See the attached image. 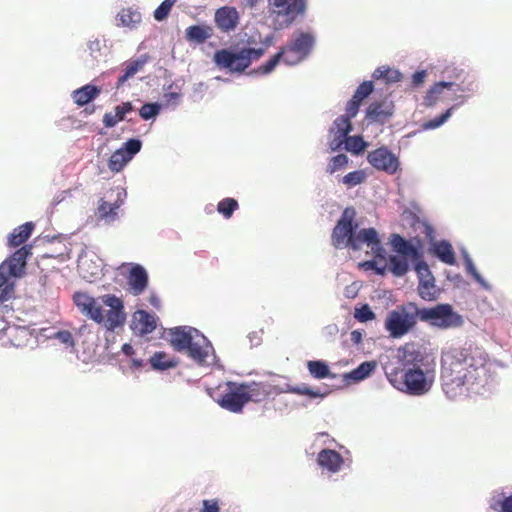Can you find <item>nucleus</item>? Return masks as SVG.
Masks as SVG:
<instances>
[{"label": "nucleus", "mask_w": 512, "mask_h": 512, "mask_svg": "<svg viewBox=\"0 0 512 512\" xmlns=\"http://www.w3.org/2000/svg\"><path fill=\"white\" fill-rule=\"evenodd\" d=\"M390 243L393 248V251L401 255L402 257L411 259L415 262V264L419 261H423V242L422 240L415 238L414 243L406 240L399 234H392L390 238Z\"/></svg>", "instance_id": "nucleus-13"}, {"label": "nucleus", "mask_w": 512, "mask_h": 512, "mask_svg": "<svg viewBox=\"0 0 512 512\" xmlns=\"http://www.w3.org/2000/svg\"><path fill=\"white\" fill-rule=\"evenodd\" d=\"M239 208L238 201L234 198H224L217 204V211L220 213L225 219H229L232 217L234 211Z\"/></svg>", "instance_id": "nucleus-37"}, {"label": "nucleus", "mask_w": 512, "mask_h": 512, "mask_svg": "<svg viewBox=\"0 0 512 512\" xmlns=\"http://www.w3.org/2000/svg\"><path fill=\"white\" fill-rule=\"evenodd\" d=\"M101 92V89L92 84L84 85L83 87L73 91L72 98L78 106H84L93 101Z\"/></svg>", "instance_id": "nucleus-27"}, {"label": "nucleus", "mask_w": 512, "mask_h": 512, "mask_svg": "<svg viewBox=\"0 0 512 512\" xmlns=\"http://www.w3.org/2000/svg\"><path fill=\"white\" fill-rule=\"evenodd\" d=\"M421 232L425 235L426 239L432 241L434 239V229L428 223H421L418 226Z\"/></svg>", "instance_id": "nucleus-58"}, {"label": "nucleus", "mask_w": 512, "mask_h": 512, "mask_svg": "<svg viewBox=\"0 0 512 512\" xmlns=\"http://www.w3.org/2000/svg\"><path fill=\"white\" fill-rule=\"evenodd\" d=\"M349 159L345 154H338L332 157L327 165L326 172L334 174L335 172L345 169L348 165Z\"/></svg>", "instance_id": "nucleus-43"}, {"label": "nucleus", "mask_w": 512, "mask_h": 512, "mask_svg": "<svg viewBox=\"0 0 512 512\" xmlns=\"http://www.w3.org/2000/svg\"><path fill=\"white\" fill-rule=\"evenodd\" d=\"M177 0H164L154 11V18L157 21L165 20Z\"/></svg>", "instance_id": "nucleus-45"}, {"label": "nucleus", "mask_w": 512, "mask_h": 512, "mask_svg": "<svg viewBox=\"0 0 512 512\" xmlns=\"http://www.w3.org/2000/svg\"><path fill=\"white\" fill-rule=\"evenodd\" d=\"M373 89H374V85H373L372 81H364L357 87V89L352 97H354L362 102L365 98H367L373 92Z\"/></svg>", "instance_id": "nucleus-49"}, {"label": "nucleus", "mask_w": 512, "mask_h": 512, "mask_svg": "<svg viewBox=\"0 0 512 512\" xmlns=\"http://www.w3.org/2000/svg\"><path fill=\"white\" fill-rule=\"evenodd\" d=\"M264 53V48H243L238 52L221 49L214 53L213 61L220 69L241 73L250 66L252 61L260 59Z\"/></svg>", "instance_id": "nucleus-5"}, {"label": "nucleus", "mask_w": 512, "mask_h": 512, "mask_svg": "<svg viewBox=\"0 0 512 512\" xmlns=\"http://www.w3.org/2000/svg\"><path fill=\"white\" fill-rule=\"evenodd\" d=\"M501 512H512V494L505 497L500 503Z\"/></svg>", "instance_id": "nucleus-60"}, {"label": "nucleus", "mask_w": 512, "mask_h": 512, "mask_svg": "<svg viewBox=\"0 0 512 512\" xmlns=\"http://www.w3.org/2000/svg\"><path fill=\"white\" fill-rule=\"evenodd\" d=\"M372 77L376 80H383L386 84H392L400 82L403 75L397 69L390 68L389 66H380L375 69Z\"/></svg>", "instance_id": "nucleus-31"}, {"label": "nucleus", "mask_w": 512, "mask_h": 512, "mask_svg": "<svg viewBox=\"0 0 512 512\" xmlns=\"http://www.w3.org/2000/svg\"><path fill=\"white\" fill-rule=\"evenodd\" d=\"M350 340L356 345L360 344L362 342V333L359 330H353L350 333Z\"/></svg>", "instance_id": "nucleus-62"}, {"label": "nucleus", "mask_w": 512, "mask_h": 512, "mask_svg": "<svg viewBox=\"0 0 512 512\" xmlns=\"http://www.w3.org/2000/svg\"><path fill=\"white\" fill-rule=\"evenodd\" d=\"M73 300L82 314L94 320L96 323L104 322L103 309L95 298L86 293L77 292L74 294Z\"/></svg>", "instance_id": "nucleus-15"}, {"label": "nucleus", "mask_w": 512, "mask_h": 512, "mask_svg": "<svg viewBox=\"0 0 512 512\" xmlns=\"http://www.w3.org/2000/svg\"><path fill=\"white\" fill-rule=\"evenodd\" d=\"M426 77H427L426 70H421V71L415 72L412 75V80H411L412 87H419L420 85H422L425 82Z\"/></svg>", "instance_id": "nucleus-56"}, {"label": "nucleus", "mask_w": 512, "mask_h": 512, "mask_svg": "<svg viewBox=\"0 0 512 512\" xmlns=\"http://www.w3.org/2000/svg\"><path fill=\"white\" fill-rule=\"evenodd\" d=\"M466 267H467L468 273L472 275V277L475 279V281L480 283L482 286L487 287V284L485 283L484 279L478 273V271L476 270L474 264L472 263V261L470 259H467Z\"/></svg>", "instance_id": "nucleus-54"}, {"label": "nucleus", "mask_w": 512, "mask_h": 512, "mask_svg": "<svg viewBox=\"0 0 512 512\" xmlns=\"http://www.w3.org/2000/svg\"><path fill=\"white\" fill-rule=\"evenodd\" d=\"M244 384L228 381L218 395L217 403L232 413H241L247 404Z\"/></svg>", "instance_id": "nucleus-8"}, {"label": "nucleus", "mask_w": 512, "mask_h": 512, "mask_svg": "<svg viewBox=\"0 0 512 512\" xmlns=\"http://www.w3.org/2000/svg\"><path fill=\"white\" fill-rule=\"evenodd\" d=\"M185 352L195 362L203 365L207 363V358L213 352V347L208 339L197 330Z\"/></svg>", "instance_id": "nucleus-16"}, {"label": "nucleus", "mask_w": 512, "mask_h": 512, "mask_svg": "<svg viewBox=\"0 0 512 512\" xmlns=\"http://www.w3.org/2000/svg\"><path fill=\"white\" fill-rule=\"evenodd\" d=\"M160 112V105L158 103H146L144 104L140 110L139 115L144 120H149Z\"/></svg>", "instance_id": "nucleus-47"}, {"label": "nucleus", "mask_w": 512, "mask_h": 512, "mask_svg": "<svg viewBox=\"0 0 512 512\" xmlns=\"http://www.w3.org/2000/svg\"><path fill=\"white\" fill-rule=\"evenodd\" d=\"M416 316L420 321L441 330L458 328L464 323L462 316L455 312L452 305L448 303L428 308H416Z\"/></svg>", "instance_id": "nucleus-6"}, {"label": "nucleus", "mask_w": 512, "mask_h": 512, "mask_svg": "<svg viewBox=\"0 0 512 512\" xmlns=\"http://www.w3.org/2000/svg\"><path fill=\"white\" fill-rule=\"evenodd\" d=\"M493 377V363L481 347H451L441 354V386L449 399L479 393Z\"/></svg>", "instance_id": "nucleus-1"}, {"label": "nucleus", "mask_w": 512, "mask_h": 512, "mask_svg": "<svg viewBox=\"0 0 512 512\" xmlns=\"http://www.w3.org/2000/svg\"><path fill=\"white\" fill-rule=\"evenodd\" d=\"M118 106L120 107V109L123 111V113L125 115H127L128 113L134 111V106L132 105L131 102H123V103H121Z\"/></svg>", "instance_id": "nucleus-63"}, {"label": "nucleus", "mask_w": 512, "mask_h": 512, "mask_svg": "<svg viewBox=\"0 0 512 512\" xmlns=\"http://www.w3.org/2000/svg\"><path fill=\"white\" fill-rule=\"evenodd\" d=\"M142 147L138 139H129L123 147L112 153L108 160V167L112 172H120L124 166L137 154Z\"/></svg>", "instance_id": "nucleus-12"}, {"label": "nucleus", "mask_w": 512, "mask_h": 512, "mask_svg": "<svg viewBox=\"0 0 512 512\" xmlns=\"http://www.w3.org/2000/svg\"><path fill=\"white\" fill-rule=\"evenodd\" d=\"M288 391L293 393V394L309 396V397H312V398H317V397H323L324 396V394L320 393L319 391L313 390L311 387H309L307 385L290 387L288 389Z\"/></svg>", "instance_id": "nucleus-50"}, {"label": "nucleus", "mask_w": 512, "mask_h": 512, "mask_svg": "<svg viewBox=\"0 0 512 512\" xmlns=\"http://www.w3.org/2000/svg\"><path fill=\"white\" fill-rule=\"evenodd\" d=\"M115 113L107 112L103 116V124L107 128L114 127L117 123L120 121H123L126 117V115L123 113V111L120 109V107L117 105L114 108Z\"/></svg>", "instance_id": "nucleus-44"}, {"label": "nucleus", "mask_w": 512, "mask_h": 512, "mask_svg": "<svg viewBox=\"0 0 512 512\" xmlns=\"http://www.w3.org/2000/svg\"><path fill=\"white\" fill-rule=\"evenodd\" d=\"M367 161L372 167L387 174H395L399 168L398 158L386 147H380L367 154Z\"/></svg>", "instance_id": "nucleus-11"}, {"label": "nucleus", "mask_w": 512, "mask_h": 512, "mask_svg": "<svg viewBox=\"0 0 512 512\" xmlns=\"http://www.w3.org/2000/svg\"><path fill=\"white\" fill-rule=\"evenodd\" d=\"M416 312L408 313L404 307L392 310L385 320V329L393 338H401L414 328L417 323Z\"/></svg>", "instance_id": "nucleus-9"}, {"label": "nucleus", "mask_w": 512, "mask_h": 512, "mask_svg": "<svg viewBox=\"0 0 512 512\" xmlns=\"http://www.w3.org/2000/svg\"><path fill=\"white\" fill-rule=\"evenodd\" d=\"M389 270L397 277L404 276L409 270L408 258L400 256H390Z\"/></svg>", "instance_id": "nucleus-36"}, {"label": "nucleus", "mask_w": 512, "mask_h": 512, "mask_svg": "<svg viewBox=\"0 0 512 512\" xmlns=\"http://www.w3.org/2000/svg\"><path fill=\"white\" fill-rule=\"evenodd\" d=\"M149 60L148 55H142L140 58L127 61L123 64V75H121L117 80V87H121L124 83L130 78L134 77L138 72L143 70L144 66Z\"/></svg>", "instance_id": "nucleus-26"}, {"label": "nucleus", "mask_w": 512, "mask_h": 512, "mask_svg": "<svg viewBox=\"0 0 512 512\" xmlns=\"http://www.w3.org/2000/svg\"><path fill=\"white\" fill-rule=\"evenodd\" d=\"M343 143H345V138H338V135H335V138L330 143V148L332 151L338 150Z\"/></svg>", "instance_id": "nucleus-61"}, {"label": "nucleus", "mask_w": 512, "mask_h": 512, "mask_svg": "<svg viewBox=\"0 0 512 512\" xmlns=\"http://www.w3.org/2000/svg\"><path fill=\"white\" fill-rule=\"evenodd\" d=\"M318 465L331 473L338 472L344 464L342 455L332 449H323L318 453Z\"/></svg>", "instance_id": "nucleus-22"}, {"label": "nucleus", "mask_w": 512, "mask_h": 512, "mask_svg": "<svg viewBox=\"0 0 512 512\" xmlns=\"http://www.w3.org/2000/svg\"><path fill=\"white\" fill-rule=\"evenodd\" d=\"M195 331H197V329L186 326L170 329V345L177 352H185V350L189 348L190 341H192Z\"/></svg>", "instance_id": "nucleus-21"}, {"label": "nucleus", "mask_w": 512, "mask_h": 512, "mask_svg": "<svg viewBox=\"0 0 512 512\" xmlns=\"http://www.w3.org/2000/svg\"><path fill=\"white\" fill-rule=\"evenodd\" d=\"M244 390L248 402L259 403L268 399L275 393V386L267 382H250L243 383Z\"/></svg>", "instance_id": "nucleus-19"}, {"label": "nucleus", "mask_w": 512, "mask_h": 512, "mask_svg": "<svg viewBox=\"0 0 512 512\" xmlns=\"http://www.w3.org/2000/svg\"><path fill=\"white\" fill-rule=\"evenodd\" d=\"M131 327L141 335L149 334L156 329V319L145 310H138L133 315Z\"/></svg>", "instance_id": "nucleus-24"}, {"label": "nucleus", "mask_w": 512, "mask_h": 512, "mask_svg": "<svg viewBox=\"0 0 512 512\" xmlns=\"http://www.w3.org/2000/svg\"><path fill=\"white\" fill-rule=\"evenodd\" d=\"M281 59L284 61V52L280 49L278 53L271 57L267 62L262 64L258 68V71L262 74H268L272 72Z\"/></svg>", "instance_id": "nucleus-46"}, {"label": "nucleus", "mask_w": 512, "mask_h": 512, "mask_svg": "<svg viewBox=\"0 0 512 512\" xmlns=\"http://www.w3.org/2000/svg\"><path fill=\"white\" fill-rule=\"evenodd\" d=\"M53 338L70 348H73L75 345L73 335L68 330H61L56 332Z\"/></svg>", "instance_id": "nucleus-52"}, {"label": "nucleus", "mask_w": 512, "mask_h": 512, "mask_svg": "<svg viewBox=\"0 0 512 512\" xmlns=\"http://www.w3.org/2000/svg\"><path fill=\"white\" fill-rule=\"evenodd\" d=\"M454 109V107H451L449 108L448 110H446L443 114H441L440 116L438 117H435L431 120H429L428 122H426L423 127L425 129H435V128H438L440 127L443 123H445L448 118L451 116V113H452V110Z\"/></svg>", "instance_id": "nucleus-51"}, {"label": "nucleus", "mask_w": 512, "mask_h": 512, "mask_svg": "<svg viewBox=\"0 0 512 512\" xmlns=\"http://www.w3.org/2000/svg\"><path fill=\"white\" fill-rule=\"evenodd\" d=\"M433 252L442 262L448 265H454L456 263L452 245L447 241L435 243L433 246Z\"/></svg>", "instance_id": "nucleus-32"}, {"label": "nucleus", "mask_w": 512, "mask_h": 512, "mask_svg": "<svg viewBox=\"0 0 512 512\" xmlns=\"http://www.w3.org/2000/svg\"><path fill=\"white\" fill-rule=\"evenodd\" d=\"M214 21L221 32L229 33L237 28L240 14L233 6H223L215 11Z\"/></svg>", "instance_id": "nucleus-17"}, {"label": "nucleus", "mask_w": 512, "mask_h": 512, "mask_svg": "<svg viewBox=\"0 0 512 512\" xmlns=\"http://www.w3.org/2000/svg\"><path fill=\"white\" fill-rule=\"evenodd\" d=\"M315 45V36L309 32H297L294 37L281 48L284 52V63L296 65L306 59Z\"/></svg>", "instance_id": "nucleus-7"}, {"label": "nucleus", "mask_w": 512, "mask_h": 512, "mask_svg": "<svg viewBox=\"0 0 512 512\" xmlns=\"http://www.w3.org/2000/svg\"><path fill=\"white\" fill-rule=\"evenodd\" d=\"M150 364L154 370H166L176 366V361L165 352H156L150 358Z\"/></svg>", "instance_id": "nucleus-35"}, {"label": "nucleus", "mask_w": 512, "mask_h": 512, "mask_svg": "<svg viewBox=\"0 0 512 512\" xmlns=\"http://www.w3.org/2000/svg\"><path fill=\"white\" fill-rule=\"evenodd\" d=\"M213 35L212 27L208 25H192L185 30V38L189 42L204 43Z\"/></svg>", "instance_id": "nucleus-28"}, {"label": "nucleus", "mask_w": 512, "mask_h": 512, "mask_svg": "<svg viewBox=\"0 0 512 512\" xmlns=\"http://www.w3.org/2000/svg\"><path fill=\"white\" fill-rule=\"evenodd\" d=\"M118 19L123 26H134L141 22V14L136 10L126 8L119 12Z\"/></svg>", "instance_id": "nucleus-38"}, {"label": "nucleus", "mask_w": 512, "mask_h": 512, "mask_svg": "<svg viewBox=\"0 0 512 512\" xmlns=\"http://www.w3.org/2000/svg\"><path fill=\"white\" fill-rule=\"evenodd\" d=\"M202 504H203V507L200 510V512H219L220 511L219 503H218V500H216V499L203 500Z\"/></svg>", "instance_id": "nucleus-55"}, {"label": "nucleus", "mask_w": 512, "mask_h": 512, "mask_svg": "<svg viewBox=\"0 0 512 512\" xmlns=\"http://www.w3.org/2000/svg\"><path fill=\"white\" fill-rule=\"evenodd\" d=\"M367 178V175L364 170H355L352 172H349L346 174L341 182L347 187V188H353L357 185H360L365 182Z\"/></svg>", "instance_id": "nucleus-40"}, {"label": "nucleus", "mask_w": 512, "mask_h": 512, "mask_svg": "<svg viewBox=\"0 0 512 512\" xmlns=\"http://www.w3.org/2000/svg\"><path fill=\"white\" fill-rule=\"evenodd\" d=\"M308 0H267L268 13L275 30L291 26L307 10Z\"/></svg>", "instance_id": "nucleus-4"}, {"label": "nucleus", "mask_w": 512, "mask_h": 512, "mask_svg": "<svg viewBox=\"0 0 512 512\" xmlns=\"http://www.w3.org/2000/svg\"><path fill=\"white\" fill-rule=\"evenodd\" d=\"M34 224L26 222L15 228L8 237V245L10 247H18L23 244L32 234Z\"/></svg>", "instance_id": "nucleus-29"}, {"label": "nucleus", "mask_w": 512, "mask_h": 512, "mask_svg": "<svg viewBox=\"0 0 512 512\" xmlns=\"http://www.w3.org/2000/svg\"><path fill=\"white\" fill-rule=\"evenodd\" d=\"M355 217L356 211L353 207L344 209L332 231V245L336 249L351 247L353 250H359L362 244L366 243L376 258L385 260L386 251L381 245L377 231L374 228H366L355 233Z\"/></svg>", "instance_id": "nucleus-3"}, {"label": "nucleus", "mask_w": 512, "mask_h": 512, "mask_svg": "<svg viewBox=\"0 0 512 512\" xmlns=\"http://www.w3.org/2000/svg\"><path fill=\"white\" fill-rule=\"evenodd\" d=\"M394 113L392 101L383 100L372 102L366 110V118L371 122L384 124Z\"/></svg>", "instance_id": "nucleus-18"}, {"label": "nucleus", "mask_w": 512, "mask_h": 512, "mask_svg": "<svg viewBox=\"0 0 512 512\" xmlns=\"http://www.w3.org/2000/svg\"><path fill=\"white\" fill-rule=\"evenodd\" d=\"M334 126L336 128L335 135H338V138H345L352 130L351 118L341 115L334 121Z\"/></svg>", "instance_id": "nucleus-42"}, {"label": "nucleus", "mask_w": 512, "mask_h": 512, "mask_svg": "<svg viewBox=\"0 0 512 512\" xmlns=\"http://www.w3.org/2000/svg\"><path fill=\"white\" fill-rule=\"evenodd\" d=\"M367 147V143L361 136H346L345 137V148L347 151L353 154L362 153Z\"/></svg>", "instance_id": "nucleus-41"}, {"label": "nucleus", "mask_w": 512, "mask_h": 512, "mask_svg": "<svg viewBox=\"0 0 512 512\" xmlns=\"http://www.w3.org/2000/svg\"><path fill=\"white\" fill-rule=\"evenodd\" d=\"M31 254V246H22L16 250L8 260L3 264L8 267L11 276L17 277L21 275L22 270L26 265L27 257Z\"/></svg>", "instance_id": "nucleus-23"}, {"label": "nucleus", "mask_w": 512, "mask_h": 512, "mask_svg": "<svg viewBox=\"0 0 512 512\" xmlns=\"http://www.w3.org/2000/svg\"><path fill=\"white\" fill-rule=\"evenodd\" d=\"M456 85L452 82L440 81L435 83L430 89L427 91L424 99L423 105L426 107H433L439 101L444 98L445 90H453Z\"/></svg>", "instance_id": "nucleus-25"}, {"label": "nucleus", "mask_w": 512, "mask_h": 512, "mask_svg": "<svg viewBox=\"0 0 512 512\" xmlns=\"http://www.w3.org/2000/svg\"><path fill=\"white\" fill-rule=\"evenodd\" d=\"M78 270L81 276L89 282L98 278L101 269L98 265L89 263L85 258H80L78 261Z\"/></svg>", "instance_id": "nucleus-34"}, {"label": "nucleus", "mask_w": 512, "mask_h": 512, "mask_svg": "<svg viewBox=\"0 0 512 512\" xmlns=\"http://www.w3.org/2000/svg\"><path fill=\"white\" fill-rule=\"evenodd\" d=\"M122 352H123L126 356H129V357H133V355L135 354L134 348L132 347V345H130V344H128V343H125V344L122 346Z\"/></svg>", "instance_id": "nucleus-64"}, {"label": "nucleus", "mask_w": 512, "mask_h": 512, "mask_svg": "<svg viewBox=\"0 0 512 512\" xmlns=\"http://www.w3.org/2000/svg\"><path fill=\"white\" fill-rule=\"evenodd\" d=\"M127 283L132 295H141L148 286V274L144 267L139 264L132 265L127 276Z\"/></svg>", "instance_id": "nucleus-20"}, {"label": "nucleus", "mask_w": 512, "mask_h": 512, "mask_svg": "<svg viewBox=\"0 0 512 512\" xmlns=\"http://www.w3.org/2000/svg\"><path fill=\"white\" fill-rule=\"evenodd\" d=\"M11 276L8 270V267H6L5 264L0 265V288L9 285L8 284V277Z\"/></svg>", "instance_id": "nucleus-59"}, {"label": "nucleus", "mask_w": 512, "mask_h": 512, "mask_svg": "<svg viewBox=\"0 0 512 512\" xmlns=\"http://www.w3.org/2000/svg\"><path fill=\"white\" fill-rule=\"evenodd\" d=\"M361 101H359L358 99L352 97L350 101H348L347 105H346V114L345 116L349 117V118H354L358 111H359V107L361 105Z\"/></svg>", "instance_id": "nucleus-53"}, {"label": "nucleus", "mask_w": 512, "mask_h": 512, "mask_svg": "<svg viewBox=\"0 0 512 512\" xmlns=\"http://www.w3.org/2000/svg\"><path fill=\"white\" fill-rule=\"evenodd\" d=\"M104 305L108 306L106 317L104 316V323L107 329L114 330L115 328L123 325L126 320L124 312L123 301L113 294H106L101 297Z\"/></svg>", "instance_id": "nucleus-14"}, {"label": "nucleus", "mask_w": 512, "mask_h": 512, "mask_svg": "<svg viewBox=\"0 0 512 512\" xmlns=\"http://www.w3.org/2000/svg\"><path fill=\"white\" fill-rule=\"evenodd\" d=\"M119 208V205L108 203L105 200L101 199L99 206L97 208L98 217L106 220H114L117 212L116 210Z\"/></svg>", "instance_id": "nucleus-39"}, {"label": "nucleus", "mask_w": 512, "mask_h": 512, "mask_svg": "<svg viewBox=\"0 0 512 512\" xmlns=\"http://www.w3.org/2000/svg\"><path fill=\"white\" fill-rule=\"evenodd\" d=\"M400 367L387 372L389 382L399 391L413 396L428 393L436 378L434 361L413 343H406L400 350Z\"/></svg>", "instance_id": "nucleus-2"}, {"label": "nucleus", "mask_w": 512, "mask_h": 512, "mask_svg": "<svg viewBox=\"0 0 512 512\" xmlns=\"http://www.w3.org/2000/svg\"><path fill=\"white\" fill-rule=\"evenodd\" d=\"M354 317L359 322H367L375 319V313L371 310L368 304H364L360 308L355 309Z\"/></svg>", "instance_id": "nucleus-48"}, {"label": "nucleus", "mask_w": 512, "mask_h": 512, "mask_svg": "<svg viewBox=\"0 0 512 512\" xmlns=\"http://www.w3.org/2000/svg\"><path fill=\"white\" fill-rule=\"evenodd\" d=\"M376 368V362L366 361L361 363L357 368L351 372L344 374V380L359 382L367 378Z\"/></svg>", "instance_id": "nucleus-30"}, {"label": "nucleus", "mask_w": 512, "mask_h": 512, "mask_svg": "<svg viewBox=\"0 0 512 512\" xmlns=\"http://www.w3.org/2000/svg\"><path fill=\"white\" fill-rule=\"evenodd\" d=\"M415 271L419 278L417 287L419 296L425 301H435L440 295V289L435 284V278L429 266L425 261H419L415 264Z\"/></svg>", "instance_id": "nucleus-10"}, {"label": "nucleus", "mask_w": 512, "mask_h": 512, "mask_svg": "<svg viewBox=\"0 0 512 512\" xmlns=\"http://www.w3.org/2000/svg\"><path fill=\"white\" fill-rule=\"evenodd\" d=\"M307 369L312 377L316 379H323L327 377H334L330 372L328 364L321 360H311L307 363Z\"/></svg>", "instance_id": "nucleus-33"}, {"label": "nucleus", "mask_w": 512, "mask_h": 512, "mask_svg": "<svg viewBox=\"0 0 512 512\" xmlns=\"http://www.w3.org/2000/svg\"><path fill=\"white\" fill-rule=\"evenodd\" d=\"M13 292L14 288L12 284L2 287L0 292V304L8 301L12 297Z\"/></svg>", "instance_id": "nucleus-57"}]
</instances>
